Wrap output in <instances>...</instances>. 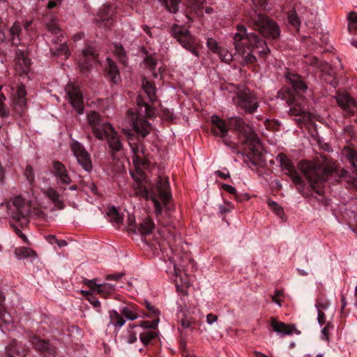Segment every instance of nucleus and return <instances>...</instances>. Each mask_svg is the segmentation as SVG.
Returning a JSON list of instances; mask_svg holds the SVG:
<instances>
[{
  "instance_id": "4d7b16f0",
  "label": "nucleus",
  "mask_w": 357,
  "mask_h": 357,
  "mask_svg": "<svg viewBox=\"0 0 357 357\" xmlns=\"http://www.w3.org/2000/svg\"><path fill=\"white\" fill-rule=\"evenodd\" d=\"M206 44H207V47H208V49L211 50L213 52L218 53L220 50L217 41L212 38H209L207 39Z\"/></svg>"
},
{
  "instance_id": "6ab92c4d",
  "label": "nucleus",
  "mask_w": 357,
  "mask_h": 357,
  "mask_svg": "<svg viewBox=\"0 0 357 357\" xmlns=\"http://www.w3.org/2000/svg\"><path fill=\"white\" fill-rule=\"evenodd\" d=\"M211 130L214 135L220 137L223 140V142L229 146V142L226 139L229 128L223 119L216 115L212 116Z\"/></svg>"
},
{
  "instance_id": "ea45409f",
  "label": "nucleus",
  "mask_w": 357,
  "mask_h": 357,
  "mask_svg": "<svg viewBox=\"0 0 357 357\" xmlns=\"http://www.w3.org/2000/svg\"><path fill=\"white\" fill-rule=\"evenodd\" d=\"M130 146L132 151L133 156H132V160L133 162L137 165H143L144 161L143 159L141 158V157L139 155V151H142V147L139 146L138 144L134 143H130Z\"/></svg>"
},
{
  "instance_id": "f3484780",
  "label": "nucleus",
  "mask_w": 357,
  "mask_h": 357,
  "mask_svg": "<svg viewBox=\"0 0 357 357\" xmlns=\"http://www.w3.org/2000/svg\"><path fill=\"white\" fill-rule=\"evenodd\" d=\"M66 91L68 95L71 105L79 114H82L84 112V101L83 96L79 89L73 84H68Z\"/></svg>"
},
{
  "instance_id": "ddd939ff",
  "label": "nucleus",
  "mask_w": 357,
  "mask_h": 357,
  "mask_svg": "<svg viewBox=\"0 0 357 357\" xmlns=\"http://www.w3.org/2000/svg\"><path fill=\"white\" fill-rule=\"evenodd\" d=\"M70 149L79 165H80L86 172H90L93 168L92 161L90 154L87 152L84 146L79 142L73 139L70 143Z\"/></svg>"
},
{
  "instance_id": "393cba45",
  "label": "nucleus",
  "mask_w": 357,
  "mask_h": 357,
  "mask_svg": "<svg viewBox=\"0 0 357 357\" xmlns=\"http://www.w3.org/2000/svg\"><path fill=\"white\" fill-rule=\"evenodd\" d=\"M271 326L273 331L281 336L291 335L296 330L294 325L286 324L278 321L275 317L271 318Z\"/></svg>"
},
{
  "instance_id": "72a5a7b5",
  "label": "nucleus",
  "mask_w": 357,
  "mask_h": 357,
  "mask_svg": "<svg viewBox=\"0 0 357 357\" xmlns=\"http://www.w3.org/2000/svg\"><path fill=\"white\" fill-rule=\"evenodd\" d=\"M144 331L140 333L139 337L144 345H147L151 340L155 339L158 333L154 330L155 328H144Z\"/></svg>"
},
{
  "instance_id": "0eeeda50",
  "label": "nucleus",
  "mask_w": 357,
  "mask_h": 357,
  "mask_svg": "<svg viewBox=\"0 0 357 357\" xmlns=\"http://www.w3.org/2000/svg\"><path fill=\"white\" fill-rule=\"evenodd\" d=\"M228 123L231 128H234L245 137V143L247 145L257 149V146L259 145L260 141L252 127L246 124L241 118L236 116L229 118Z\"/></svg>"
},
{
  "instance_id": "58836bf2",
  "label": "nucleus",
  "mask_w": 357,
  "mask_h": 357,
  "mask_svg": "<svg viewBox=\"0 0 357 357\" xmlns=\"http://www.w3.org/2000/svg\"><path fill=\"white\" fill-rule=\"evenodd\" d=\"M107 214L110 218V221L115 222L117 225L122 223L123 217L119 214L118 210L115 206H110L108 208Z\"/></svg>"
},
{
  "instance_id": "2eb2a0df",
  "label": "nucleus",
  "mask_w": 357,
  "mask_h": 357,
  "mask_svg": "<svg viewBox=\"0 0 357 357\" xmlns=\"http://www.w3.org/2000/svg\"><path fill=\"white\" fill-rule=\"evenodd\" d=\"M88 123L92 129V132L96 138H101L104 130H106V126L111 124L105 122L100 115L96 112H91L87 115Z\"/></svg>"
},
{
  "instance_id": "a19ab883",
  "label": "nucleus",
  "mask_w": 357,
  "mask_h": 357,
  "mask_svg": "<svg viewBox=\"0 0 357 357\" xmlns=\"http://www.w3.org/2000/svg\"><path fill=\"white\" fill-rule=\"evenodd\" d=\"M245 49L248 50V45H244V52L237 51L238 54H241L243 58V61L245 63L250 64L256 62L257 58L255 55V52L252 51V49L248 50L249 52H246Z\"/></svg>"
},
{
  "instance_id": "6e6d98bb",
  "label": "nucleus",
  "mask_w": 357,
  "mask_h": 357,
  "mask_svg": "<svg viewBox=\"0 0 357 357\" xmlns=\"http://www.w3.org/2000/svg\"><path fill=\"white\" fill-rule=\"evenodd\" d=\"M218 53L219 54L222 61L226 63H229L232 60V54L227 50L220 49Z\"/></svg>"
},
{
  "instance_id": "473e14b6",
  "label": "nucleus",
  "mask_w": 357,
  "mask_h": 357,
  "mask_svg": "<svg viewBox=\"0 0 357 357\" xmlns=\"http://www.w3.org/2000/svg\"><path fill=\"white\" fill-rule=\"evenodd\" d=\"M142 87L144 90V92L146 93L148 98L151 102H155L157 100L155 92V85L146 79L145 77L142 79Z\"/></svg>"
},
{
  "instance_id": "09e8293b",
  "label": "nucleus",
  "mask_w": 357,
  "mask_h": 357,
  "mask_svg": "<svg viewBox=\"0 0 357 357\" xmlns=\"http://www.w3.org/2000/svg\"><path fill=\"white\" fill-rule=\"evenodd\" d=\"M268 205L278 216L282 217L284 214L282 208L277 202L268 200Z\"/></svg>"
},
{
  "instance_id": "37998d69",
  "label": "nucleus",
  "mask_w": 357,
  "mask_h": 357,
  "mask_svg": "<svg viewBox=\"0 0 357 357\" xmlns=\"http://www.w3.org/2000/svg\"><path fill=\"white\" fill-rule=\"evenodd\" d=\"M180 324L183 329L190 328L191 331H193L194 328L192 325L195 324V321L192 317L187 314H183L180 320Z\"/></svg>"
},
{
  "instance_id": "bb28decb",
  "label": "nucleus",
  "mask_w": 357,
  "mask_h": 357,
  "mask_svg": "<svg viewBox=\"0 0 357 357\" xmlns=\"http://www.w3.org/2000/svg\"><path fill=\"white\" fill-rule=\"evenodd\" d=\"M26 91L24 86H21L17 88V93L13 98V103L15 110L21 113L24 111L26 105Z\"/></svg>"
},
{
  "instance_id": "20e7f679",
  "label": "nucleus",
  "mask_w": 357,
  "mask_h": 357,
  "mask_svg": "<svg viewBox=\"0 0 357 357\" xmlns=\"http://www.w3.org/2000/svg\"><path fill=\"white\" fill-rule=\"evenodd\" d=\"M234 45L236 51L244 52V45H248V50L252 49L255 54L265 58L269 53L266 43L255 33H248L243 25L237 26V32L234 36Z\"/></svg>"
},
{
  "instance_id": "8fccbe9b",
  "label": "nucleus",
  "mask_w": 357,
  "mask_h": 357,
  "mask_svg": "<svg viewBox=\"0 0 357 357\" xmlns=\"http://www.w3.org/2000/svg\"><path fill=\"white\" fill-rule=\"evenodd\" d=\"M313 162H318V163H320V164L324 165L325 164L329 163V162L335 165V170L332 174H331V175H333V174L337 173V174H338L340 178H345L347 176V175L348 174V172L347 170L344 169H342L340 172L338 173L337 171V166L335 165V162H333L331 161L325 160H324L322 162H321V161H313ZM330 176V174L328 175V176Z\"/></svg>"
},
{
  "instance_id": "9b49d317",
  "label": "nucleus",
  "mask_w": 357,
  "mask_h": 357,
  "mask_svg": "<svg viewBox=\"0 0 357 357\" xmlns=\"http://www.w3.org/2000/svg\"><path fill=\"white\" fill-rule=\"evenodd\" d=\"M9 210L12 218L22 225L28 222L30 206L20 196L15 197L12 199Z\"/></svg>"
},
{
  "instance_id": "7ed1b4c3",
  "label": "nucleus",
  "mask_w": 357,
  "mask_h": 357,
  "mask_svg": "<svg viewBox=\"0 0 357 357\" xmlns=\"http://www.w3.org/2000/svg\"><path fill=\"white\" fill-rule=\"evenodd\" d=\"M136 192L146 199L152 200L157 216L161 215L163 207L167 211L170 210L169 204L172 199V195L167 177L159 176L155 183L149 188L142 183H138Z\"/></svg>"
},
{
  "instance_id": "4c0bfd02",
  "label": "nucleus",
  "mask_w": 357,
  "mask_h": 357,
  "mask_svg": "<svg viewBox=\"0 0 357 357\" xmlns=\"http://www.w3.org/2000/svg\"><path fill=\"white\" fill-rule=\"evenodd\" d=\"M170 13H176L178 10L180 0H158Z\"/></svg>"
},
{
  "instance_id": "7c9ffc66",
  "label": "nucleus",
  "mask_w": 357,
  "mask_h": 357,
  "mask_svg": "<svg viewBox=\"0 0 357 357\" xmlns=\"http://www.w3.org/2000/svg\"><path fill=\"white\" fill-rule=\"evenodd\" d=\"M250 153L243 157V161L249 167L252 168L259 165L261 155L257 149L252 148H250Z\"/></svg>"
},
{
  "instance_id": "b1692460",
  "label": "nucleus",
  "mask_w": 357,
  "mask_h": 357,
  "mask_svg": "<svg viewBox=\"0 0 357 357\" xmlns=\"http://www.w3.org/2000/svg\"><path fill=\"white\" fill-rule=\"evenodd\" d=\"M144 304L149 312L147 317H154V319L151 322L142 321H141L140 326L143 328H156L160 321L158 317L160 315V311L157 307L148 301H145Z\"/></svg>"
},
{
  "instance_id": "de8ad7c7",
  "label": "nucleus",
  "mask_w": 357,
  "mask_h": 357,
  "mask_svg": "<svg viewBox=\"0 0 357 357\" xmlns=\"http://www.w3.org/2000/svg\"><path fill=\"white\" fill-rule=\"evenodd\" d=\"M47 29L52 34L58 35L61 33V29L54 20H51L46 24Z\"/></svg>"
},
{
  "instance_id": "774afa93",
  "label": "nucleus",
  "mask_w": 357,
  "mask_h": 357,
  "mask_svg": "<svg viewBox=\"0 0 357 357\" xmlns=\"http://www.w3.org/2000/svg\"><path fill=\"white\" fill-rule=\"evenodd\" d=\"M348 30L351 34H357V24L356 23H349Z\"/></svg>"
},
{
  "instance_id": "6e6552de",
  "label": "nucleus",
  "mask_w": 357,
  "mask_h": 357,
  "mask_svg": "<svg viewBox=\"0 0 357 357\" xmlns=\"http://www.w3.org/2000/svg\"><path fill=\"white\" fill-rule=\"evenodd\" d=\"M276 160L280 162L281 167L288 172L287 175L290 176L295 183L298 192L303 196H308L310 195L309 192L305 190V181L298 174L292 161L289 159L287 155L283 153H280L277 155Z\"/></svg>"
},
{
  "instance_id": "c03bdc74",
  "label": "nucleus",
  "mask_w": 357,
  "mask_h": 357,
  "mask_svg": "<svg viewBox=\"0 0 357 357\" xmlns=\"http://www.w3.org/2000/svg\"><path fill=\"white\" fill-rule=\"evenodd\" d=\"M15 255L18 259H24L31 257V255H35L36 254L30 248L22 247L15 250Z\"/></svg>"
},
{
  "instance_id": "864d4df0",
  "label": "nucleus",
  "mask_w": 357,
  "mask_h": 357,
  "mask_svg": "<svg viewBox=\"0 0 357 357\" xmlns=\"http://www.w3.org/2000/svg\"><path fill=\"white\" fill-rule=\"evenodd\" d=\"M24 175L29 183H33L35 180L34 173L32 167L30 165L26 166Z\"/></svg>"
},
{
  "instance_id": "c85d7f7f",
  "label": "nucleus",
  "mask_w": 357,
  "mask_h": 357,
  "mask_svg": "<svg viewBox=\"0 0 357 357\" xmlns=\"http://www.w3.org/2000/svg\"><path fill=\"white\" fill-rule=\"evenodd\" d=\"M43 192L49 198L50 200H51L56 209L61 210L64 208L65 204L63 200L60 199V195L56 189L53 188H48L43 190Z\"/></svg>"
},
{
  "instance_id": "5fc2aeb1",
  "label": "nucleus",
  "mask_w": 357,
  "mask_h": 357,
  "mask_svg": "<svg viewBox=\"0 0 357 357\" xmlns=\"http://www.w3.org/2000/svg\"><path fill=\"white\" fill-rule=\"evenodd\" d=\"M144 63L150 70H153L157 64L156 59L152 55L147 56L144 59Z\"/></svg>"
},
{
  "instance_id": "e433bc0d",
  "label": "nucleus",
  "mask_w": 357,
  "mask_h": 357,
  "mask_svg": "<svg viewBox=\"0 0 357 357\" xmlns=\"http://www.w3.org/2000/svg\"><path fill=\"white\" fill-rule=\"evenodd\" d=\"M222 188L224 190L227 192L228 193L231 195H234L235 197V199L237 202H242L243 200H248L249 199V196L248 194H243V195H238L236 192V190L233 186L229 185V184H223L222 185Z\"/></svg>"
},
{
  "instance_id": "4468645a",
  "label": "nucleus",
  "mask_w": 357,
  "mask_h": 357,
  "mask_svg": "<svg viewBox=\"0 0 357 357\" xmlns=\"http://www.w3.org/2000/svg\"><path fill=\"white\" fill-rule=\"evenodd\" d=\"M336 101L344 112V116L357 114V100L347 93H339L336 96Z\"/></svg>"
},
{
  "instance_id": "a18cd8bd",
  "label": "nucleus",
  "mask_w": 357,
  "mask_h": 357,
  "mask_svg": "<svg viewBox=\"0 0 357 357\" xmlns=\"http://www.w3.org/2000/svg\"><path fill=\"white\" fill-rule=\"evenodd\" d=\"M114 54L123 65L127 63L128 59L126 54V51L121 45L115 46Z\"/></svg>"
},
{
  "instance_id": "f8f14e48",
  "label": "nucleus",
  "mask_w": 357,
  "mask_h": 357,
  "mask_svg": "<svg viewBox=\"0 0 357 357\" xmlns=\"http://www.w3.org/2000/svg\"><path fill=\"white\" fill-rule=\"evenodd\" d=\"M98 56L97 50L91 46H88L82 50L78 61V68L83 75L87 76L91 71L92 65Z\"/></svg>"
},
{
  "instance_id": "39448f33",
  "label": "nucleus",
  "mask_w": 357,
  "mask_h": 357,
  "mask_svg": "<svg viewBox=\"0 0 357 357\" xmlns=\"http://www.w3.org/2000/svg\"><path fill=\"white\" fill-rule=\"evenodd\" d=\"M248 23L253 29L258 31L264 37L277 40L280 35L278 25L269 17L255 8L250 13Z\"/></svg>"
},
{
  "instance_id": "3c124183",
  "label": "nucleus",
  "mask_w": 357,
  "mask_h": 357,
  "mask_svg": "<svg viewBox=\"0 0 357 357\" xmlns=\"http://www.w3.org/2000/svg\"><path fill=\"white\" fill-rule=\"evenodd\" d=\"M306 62L309 63V64H310V65H313V66H316L319 68H321L323 70H325L326 69L329 68V66L327 63H323L317 57L310 58V61H306Z\"/></svg>"
},
{
  "instance_id": "bf43d9fd",
  "label": "nucleus",
  "mask_w": 357,
  "mask_h": 357,
  "mask_svg": "<svg viewBox=\"0 0 357 357\" xmlns=\"http://www.w3.org/2000/svg\"><path fill=\"white\" fill-rule=\"evenodd\" d=\"M333 328V326L330 322H328L327 324L321 330V335H322L321 338L323 340L328 341L330 331Z\"/></svg>"
},
{
  "instance_id": "680f3d73",
  "label": "nucleus",
  "mask_w": 357,
  "mask_h": 357,
  "mask_svg": "<svg viewBox=\"0 0 357 357\" xmlns=\"http://www.w3.org/2000/svg\"><path fill=\"white\" fill-rule=\"evenodd\" d=\"M254 8L265 9L268 0H252Z\"/></svg>"
},
{
  "instance_id": "e2e57ef3",
  "label": "nucleus",
  "mask_w": 357,
  "mask_h": 357,
  "mask_svg": "<svg viewBox=\"0 0 357 357\" xmlns=\"http://www.w3.org/2000/svg\"><path fill=\"white\" fill-rule=\"evenodd\" d=\"M283 292L280 290H276L273 295L271 296L272 301L277 303L279 306H281V300L279 298L282 296Z\"/></svg>"
},
{
  "instance_id": "dca6fc26",
  "label": "nucleus",
  "mask_w": 357,
  "mask_h": 357,
  "mask_svg": "<svg viewBox=\"0 0 357 357\" xmlns=\"http://www.w3.org/2000/svg\"><path fill=\"white\" fill-rule=\"evenodd\" d=\"M128 220L130 223L128 225V230L134 234H139L142 236L148 235L151 233L155 227L153 221L149 217L143 219L137 228L134 225V217L129 215Z\"/></svg>"
},
{
  "instance_id": "5701e85b",
  "label": "nucleus",
  "mask_w": 357,
  "mask_h": 357,
  "mask_svg": "<svg viewBox=\"0 0 357 357\" xmlns=\"http://www.w3.org/2000/svg\"><path fill=\"white\" fill-rule=\"evenodd\" d=\"M52 173L57 179L59 184H70L71 178L67 172L65 165L59 161H54Z\"/></svg>"
},
{
  "instance_id": "2f4dec72",
  "label": "nucleus",
  "mask_w": 357,
  "mask_h": 357,
  "mask_svg": "<svg viewBox=\"0 0 357 357\" xmlns=\"http://www.w3.org/2000/svg\"><path fill=\"white\" fill-rule=\"evenodd\" d=\"M120 313L122 317L123 316L130 321H133L139 317L138 307L135 305H128L123 307L120 310Z\"/></svg>"
},
{
  "instance_id": "052dcab7",
  "label": "nucleus",
  "mask_w": 357,
  "mask_h": 357,
  "mask_svg": "<svg viewBox=\"0 0 357 357\" xmlns=\"http://www.w3.org/2000/svg\"><path fill=\"white\" fill-rule=\"evenodd\" d=\"M54 54H56L57 56L65 55L66 58H67L69 55V51L66 43H63L61 44L56 52H54Z\"/></svg>"
},
{
  "instance_id": "423d86ee",
  "label": "nucleus",
  "mask_w": 357,
  "mask_h": 357,
  "mask_svg": "<svg viewBox=\"0 0 357 357\" xmlns=\"http://www.w3.org/2000/svg\"><path fill=\"white\" fill-rule=\"evenodd\" d=\"M137 105L140 111L137 112L136 119L133 121V128L138 135L145 137L150 132L151 124L142 116L144 115L146 117L152 118L155 116V112L154 109L141 98L137 100Z\"/></svg>"
},
{
  "instance_id": "0e129e2a",
  "label": "nucleus",
  "mask_w": 357,
  "mask_h": 357,
  "mask_svg": "<svg viewBox=\"0 0 357 357\" xmlns=\"http://www.w3.org/2000/svg\"><path fill=\"white\" fill-rule=\"evenodd\" d=\"M123 275V273H114V274L107 275L105 278H106V280H113L115 281H118L120 278H122Z\"/></svg>"
},
{
  "instance_id": "412c9836",
  "label": "nucleus",
  "mask_w": 357,
  "mask_h": 357,
  "mask_svg": "<svg viewBox=\"0 0 357 357\" xmlns=\"http://www.w3.org/2000/svg\"><path fill=\"white\" fill-rule=\"evenodd\" d=\"M114 10L110 5H103L98 11L96 20L102 24L105 28H110L114 22Z\"/></svg>"
},
{
  "instance_id": "9d476101",
  "label": "nucleus",
  "mask_w": 357,
  "mask_h": 357,
  "mask_svg": "<svg viewBox=\"0 0 357 357\" xmlns=\"http://www.w3.org/2000/svg\"><path fill=\"white\" fill-rule=\"evenodd\" d=\"M234 100L238 107L248 114L255 113L259 107L256 96L248 89L238 91Z\"/></svg>"
},
{
  "instance_id": "c756f323",
  "label": "nucleus",
  "mask_w": 357,
  "mask_h": 357,
  "mask_svg": "<svg viewBox=\"0 0 357 357\" xmlns=\"http://www.w3.org/2000/svg\"><path fill=\"white\" fill-rule=\"evenodd\" d=\"M21 33L22 28L20 23H13V26L8 29L9 38L8 40L10 41L13 46H18L21 44Z\"/></svg>"
},
{
  "instance_id": "79ce46f5",
  "label": "nucleus",
  "mask_w": 357,
  "mask_h": 357,
  "mask_svg": "<svg viewBox=\"0 0 357 357\" xmlns=\"http://www.w3.org/2000/svg\"><path fill=\"white\" fill-rule=\"evenodd\" d=\"M15 59L26 67L30 65V60L27 58L26 54L23 50L17 49L15 51Z\"/></svg>"
},
{
  "instance_id": "a211bd4d",
  "label": "nucleus",
  "mask_w": 357,
  "mask_h": 357,
  "mask_svg": "<svg viewBox=\"0 0 357 357\" xmlns=\"http://www.w3.org/2000/svg\"><path fill=\"white\" fill-rule=\"evenodd\" d=\"M103 131L104 133H102V137L98 139L101 140L104 139H107L109 148L114 153L121 151L123 149V144L119 136L117 135L112 125L106 126V130H104Z\"/></svg>"
},
{
  "instance_id": "1a4fd4ad",
  "label": "nucleus",
  "mask_w": 357,
  "mask_h": 357,
  "mask_svg": "<svg viewBox=\"0 0 357 357\" xmlns=\"http://www.w3.org/2000/svg\"><path fill=\"white\" fill-rule=\"evenodd\" d=\"M171 34L185 49L191 52L197 57L199 56L195 38L190 34L188 29L183 26L175 24L171 28Z\"/></svg>"
},
{
  "instance_id": "aec40b11",
  "label": "nucleus",
  "mask_w": 357,
  "mask_h": 357,
  "mask_svg": "<svg viewBox=\"0 0 357 357\" xmlns=\"http://www.w3.org/2000/svg\"><path fill=\"white\" fill-rule=\"evenodd\" d=\"M98 279L88 280L84 278L83 283L89 287L92 291L101 295L104 298H107L114 291V285L109 283L98 284Z\"/></svg>"
},
{
  "instance_id": "4be33fe9",
  "label": "nucleus",
  "mask_w": 357,
  "mask_h": 357,
  "mask_svg": "<svg viewBox=\"0 0 357 357\" xmlns=\"http://www.w3.org/2000/svg\"><path fill=\"white\" fill-rule=\"evenodd\" d=\"M28 350V347L25 344L15 340L5 348V356L26 357Z\"/></svg>"
},
{
  "instance_id": "603ef678",
  "label": "nucleus",
  "mask_w": 357,
  "mask_h": 357,
  "mask_svg": "<svg viewBox=\"0 0 357 357\" xmlns=\"http://www.w3.org/2000/svg\"><path fill=\"white\" fill-rule=\"evenodd\" d=\"M160 116L167 121H172L174 119L173 112L167 108H161Z\"/></svg>"
},
{
  "instance_id": "a878e982",
  "label": "nucleus",
  "mask_w": 357,
  "mask_h": 357,
  "mask_svg": "<svg viewBox=\"0 0 357 357\" xmlns=\"http://www.w3.org/2000/svg\"><path fill=\"white\" fill-rule=\"evenodd\" d=\"M30 342L33 345V348L40 352H47L49 354L54 356L56 354V349L54 347H52L49 342L44 340H41L37 336H33Z\"/></svg>"
},
{
  "instance_id": "f704fd0d",
  "label": "nucleus",
  "mask_w": 357,
  "mask_h": 357,
  "mask_svg": "<svg viewBox=\"0 0 357 357\" xmlns=\"http://www.w3.org/2000/svg\"><path fill=\"white\" fill-rule=\"evenodd\" d=\"M6 298L3 293L0 291V321L6 324L12 323L13 319L10 314H8L2 303L4 302Z\"/></svg>"
},
{
  "instance_id": "338daca9",
  "label": "nucleus",
  "mask_w": 357,
  "mask_h": 357,
  "mask_svg": "<svg viewBox=\"0 0 357 357\" xmlns=\"http://www.w3.org/2000/svg\"><path fill=\"white\" fill-rule=\"evenodd\" d=\"M218 320V316L212 313H209L206 315V322L208 324H212Z\"/></svg>"
},
{
  "instance_id": "cd10ccee",
  "label": "nucleus",
  "mask_w": 357,
  "mask_h": 357,
  "mask_svg": "<svg viewBox=\"0 0 357 357\" xmlns=\"http://www.w3.org/2000/svg\"><path fill=\"white\" fill-rule=\"evenodd\" d=\"M107 63L105 64V72L107 77L114 83H117L120 79V73L116 63L110 58L106 59Z\"/></svg>"
},
{
  "instance_id": "69168bd1",
  "label": "nucleus",
  "mask_w": 357,
  "mask_h": 357,
  "mask_svg": "<svg viewBox=\"0 0 357 357\" xmlns=\"http://www.w3.org/2000/svg\"><path fill=\"white\" fill-rule=\"evenodd\" d=\"M90 303L95 307H99L100 306V303L98 300L97 298H96L93 296H90L88 298Z\"/></svg>"
},
{
  "instance_id": "f03ea898",
  "label": "nucleus",
  "mask_w": 357,
  "mask_h": 357,
  "mask_svg": "<svg viewBox=\"0 0 357 357\" xmlns=\"http://www.w3.org/2000/svg\"><path fill=\"white\" fill-rule=\"evenodd\" d=\"M285 78L291 84V88L280 89L278 93V98L287 100V103L290 106L289 111L290 115L299 116L303 118L307 117L308 112L300 102H298L302 98L301 94L307 89L306 83L301 76L294 73H287Z\"/></svg>"
},
{
  "instance_id": "f257e3e1",
  "label": "nucleus",
  "mask_w": 357,
  "mask_h": 357,
  "mask_svg": "<svg viewBox=\"0 0 357 357\" xmlns=\"http://www.w3.org/2000/svg\"><path fill=\"white\" fill-rule=\"evenodd\" d=\"M298 168L309 183L308 186L305 184V190L311 194L304 197L326 205L322 185L328 179V175L335 170V165L330 162L324 165L318 162L303 160L299 162Z\"/></svg>"
},
{
  "instance_id": "13d9d810",
  "label": "nucleus",
  "mask_w": 357,
  "mask_h": 357,
  "mask_svg": "<svg viewBox=\"0 0 357 357\" xmlns=\"http://www.w3.org/2000/svg\"><path fill=\"white\" fill-rule=\"evenodd\" d=\"M347 158L354 167L357 165V151L354 149H349L347 154Z\"/></svg>"
},
{
  "instance_id": "c9c22d12",
  "label": "nucleus",
  "mask_w": 357,
  "mask_h": 357,
  "mask_svg": "<svg viewBox=\"0 0 357 357\" xmlns=\"http://www.w3.org/2000/svg\"><path fill=\"white\" fill-rule=\"evenodd\" d=\"M109 322L114 327H121L125 324V320L121 313L116 310L109 311Z\"/></svg>"
},
{
  "instance_id": "49530a36",
  "label": "nucleus",
  "mask_w": 357,
  "mask_h": 357,
  "mask_svg": "<svg viewBox=\"0 0 357 357\" xmlns=\"http://www.w3.org/2000/svg\"><path fill=\"white\" fill-rule=\"evenodd\" d=\"M288 19L289 23L295 27L296 29H299L300 24H301V20L298 17L297 13H296L295 10H291L288 14Z\"/></svg>"
}]
</instances>
